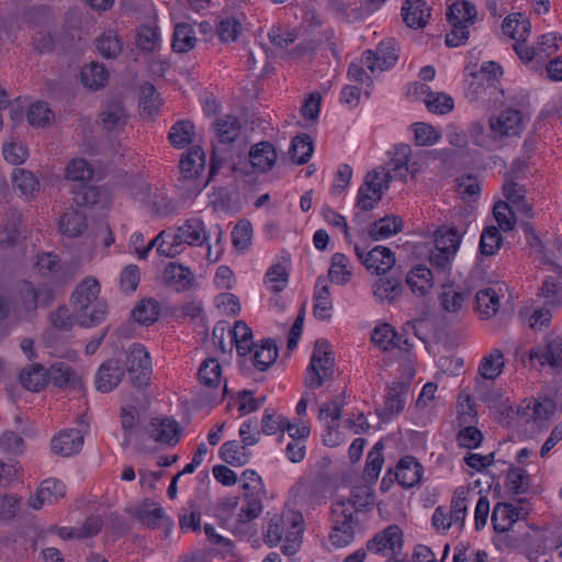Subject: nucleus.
I'll return each mask as SVG.
<instances>
[{"label":"nucleus","mask_w":562,"mask_h":562,"mask_svg":"<svg viewBox=\"0 0 562 562\" xmlns=\"http://www.w3.org/2000/svg\"><path fill=\"white\" fill-rule=\"evenodd\" d=\"M100 283L93 277L85 278L75 289L70 304L75 319L82 327H93L105 319L106 303L99 297Z\"/></svg>","instance_id":"f257e3e1"},{"label":"nucleus","mask_w":562,"mask_h":562,"mask_svg":"<svg viewBox=\"0 0 562 562\" xmlns=\"http://www.w3.org/2000/svg\"><path fill=\"white\" fill-rule=\"evenodd\" d=\"M475 493L467 487H458L450 502V507L438 506L432 515L431 521L439 532L447 531L451 526L462 528L468 515L469 504L475 497Z\"/></svg>","instance_id":"f03ea898"},{"label":"nucleus","mask_w":562,"mask_h":562,"mask_svg":"<svg viewBox=\"0 0 562 562\" xmlns=\"http://www.w3.org/2000/svg\"><path fill=\"white\" fill-rule=\"evenodd\" d=\"M477 11L473 3L467 0L453 2L447 10V21L451 31L446 35V44L449 47H458L469 40V26L474 24Z\"/></svg>","instance_id":"7ed1b4c3"},{"label":"nucleus","mask_w":562,"mask_h":562,"mask_svg":"<svg viewBox=\"0 0 562 562\" xmlns=\"http://www.w3.org/2000/svg\"><path fill=\"white\" fill-rule=\"evenodd\" d=\"M333 374L334 357L331 356L330 345L325 339H318L314 345L311 362L306 368L304 385L307 389H318Z\"/></svg>","instance_id":"20e7f679"},{"label":"nucleus","mask_w":562,"mask_h":562,"mask_svg":"<svg viewBox=\"0 0 562 562\" xmlns=\"http://www.w3.org/2000/svg\"><path fill=\"white\" fill-rule=\"evenodd\" d=\"M348 505H331V531L329 540L333 546L342 548L352 542L356 528L358 526V517L350 514Z\"/></svg>","instance_id":"39448f33"},{"label":"nucleus","mask_w":562,"mask_h":562,"mask_svg":"<svg viewBox=\"0 0 562 562\" xmlns=\"http://www.w3.org/2000/svg\"><path fill=\"white\" fill-rule=\"evenodd\" d=\"M126 371L131 383L135 387L148 384L151 374L149 352L140 344H132L126 355Z\"/></svg>","instance_id":"423d86ee"},{"label":"nucleus","mask_w":562,"mask_h":562,"mask_svg":"<svg viewBox=\"0 0 562 562\" xmlns=\"http://www.w3.org/2000/svg\"><path fill=\"white\" fill-rule=\"evenodd\" d=\"M402 547L403 533L401 528L396 525L387 526L367 543L368 551L389 558L386 562H402L397 560V557L402 552Z\"/></svg>","instance_id":"0eeeda50"},{"label":"nucleus","mask_w":562,"mask_h":562,"mask_svg":"<svg viewBox=\"0 0 562 562\" xmlns=\"http://www.w3.org/2000/svg\"><path fill=\"white\" fill-rule=\"evenodd\" d=\"M491 134L494 139L503 140L519 136L524 130L522 114L518 110L507 109L488 121Z\"/></svg>","instance_id":"6e6552de"},{"label":"nucleus","mask_w":562,"mask_h":562,"mask_svg":"<svg viewBox=\"0 0 562 562\" xmlns=\"http://www.w3.org/2000/svg\"><path fill=\"white\" fill-rule=\"evenodd\" d=\"M36 271L56 283H66L76 276V269L69 263L61 265L57 255L46 252L37 256L35 262Z\"/></svg>","instance_id":"1a4fd4ad"},{"label":"nucleus","mask_w":562,"mask_h":562,"mask_svg":"<svg viewBox=\"0 0 562 562\" xmlns=\"http://www.w3.org/2000/svg\"><path fill=\"white\" fill-rule=\"evenodd\" d=\"M398 59V47L393 38L381 42L375 50L363 53V64L371 70H385L393 67Z\"/></svg>","instance_id":"9d476101"},{"label":"nucleus","mask_w":562,"mask_h":562,"mask_svg":"<svg viewBox=\"0 0 562 562\" xmlns=\"http://www.w3.org/2000/svg\"><path fill=\"white\" fill-rule=\"evenodd\" d=\"M147 432L156 442L173 447L180 440L181 427L170 417L151 418Z\"/></svg>","instance_id":"9b49d317"},{"label":"nucleus","mask_w":562,"mask_h":562,"mask_svg":"<svg viewBox=\"0 0 562 562\" xmlns=\"http://www.w3.org/2000/svg\"><path fill=\"white\" fill-rule=\"evenodd\" d=\"M554 411L555 403L553 400L546 397L540 401L530 397L520 404L518 415L526 423H542L550 419Z\"/></svg>","instance_id":"f8f14e48"},{"label":"nucleus","mask_w":562,"mask_h":562,"mask_svg":"<svg viewBox=\"0 0 562 562\" xmlns=\"http://www.w3.org/2000/svg\"><path fill=\"white\" fill-rule=\"evenodd\" d=\"M209 239L207 232L203 221L199 218L187 220L181 226L178 227L177 232L172 234L173 244L177 245V249L182 244L190 246H202Z\"/></svg>","instance_id":"ddd939ff"},{"label":"nucleus","mask_w":562,"mask_h":562,"mask_svg":"<svg viewBox=\"0 0 562 562\" xmlns=\"http://www.w3.org/2000/svg\"><path fill=\"white\" fill-rule=\"evenodd\" d=\"M65 494V484L57 479L49 477L44 480L34 496L30 497L29 505L33 509L38 510L45 505L56 504Z\"/></svg>","instance_id":"4468645a"},{"label":"nucleus","mask_w":562,"mask_h":562,"mask_svg":"<svg viewBox=\"0 0 562 562\" xmlns=\"http://www.w3.org/2000/svg\"><path fill=\"white\" fill-rule=\"evenodd\" d=\"M530 360H537L540 366L558 367L562 363V337L548 338L543 345L532 348Z\"/></svg>","instance_id":"2eb2a0df"},{"label":"nucleus","mask_w":562,"mask_h":562,"mask_svg":"<svg viewBox=\"0 0 562 562\" xmlns=\"http://www.w3.org/2000/svg\"><path fill=\"white\" fill-rule=\"evenodd\" d=\"M123 374L124 371L117 360L110 359L103 362L95 373L94 384L97 390L102 393L111 392L120 384Z\"/></svg>","instance_id":"dca6fc26"},{"label":"nucleus","mask_w":562,"mask_h":562,"mask_svg":"<svg viewBox=\"0 0 562 562\" xmlns=\"http://www.w3.org/2000/svg\"><path fill=\"white\" fill-rule=\"evenodd\" d=\"M423 471V465L415 457L405 456L396 465L394 479L402 487L409 488L420 482Z\"/></svg>","instance_id":"f3484780"},{"label":"nucleus","mask_w":562,"mask_h":562,"mask_svg":"<svg viewBox=\"0 0 562 562\" xmlns=\"http://www.w3.org/2000/svg\"><path fill=\"white\" fill-rule=\"evenodd\" d=\"M83 445V436L79 429H66L52 439V451L55 454L70 457L78 453Z\"/></svg>","instance_id":"a211bd4d"},{"label":"nucleus","mask_w":562,"mask_h":562,"mask_svg":"<svg viewBox=\"0 0 562 562\" xmlns=\"http://www.w3.org/2000/svg\"><path fill=\"white\" fill-rule=\"evenodd\" d=\"M301 515L296 512H288L282 515L274 514L267 526L265 527L263 537L266 543L270 547H274L280 543L282 539H285V533L289 527H292V516Z\"/></svg>","instance_id":"6ab92c4d"},{"label":"nucleus","mask_w":562,"mask_h":562,"mask_svg":"<svg viewBox=\"0 0 562 562\" xmlns=\"http://www.w3.org/2000/svg\"><path fill=\"white\" fill-rule=\"evenodd\" d=\"M408 391L406 382H396L387 391L384 408L379 413L383 420H387L392 416L398 415L405 406V395Z\"/></svg>","instance_id":"aec40b11"},{"label":"nucleus","mask_w":562,"mask_h":562,"mask_svg":"<svg viewBox=\"0 0 562 562\" xmlns=\"http://www.w3.org/2000/svg\"><path fill=\"white\" fill-rule=\"evenodd\" d=\"M48 382L60 389H80L82 382L76 371L65 362H56L47 370Z\"/></svg>","instance_id":"412c9836"},{"label":"nucleus","mask_w":562,"mask_h":562,"mask_svg":"<svg viewBox=\"0 0 562 562\" xmlns=\"http://www.w3.org/2000/svg\"><path fill=\"white\" fill-rule=\"evenodd\" d=\"M402 15L407 26L423 29L430 18V9L424 0H406L402 7Z\"/></svg>","instance_id":"4be33fe9"},{"label":"nucleus","mask_w":562,"mask_h":562,"mask_svg":"<svg viewBox=\"0 0 562 562\" xmlns=\"http://www.w3.org/2000/svg\"><path fill=\"white\" fill-rule=\"evenodd\" d=\"M394 265L395 256L387 247L375 246L366 254L364 267L373 273H386Z\"/></svg>","instance_id":"5701e85b"},{"label":"nucleus","mask_w":562,"mask_h":562,"mask_svg":"<svg viewBox=\"0 0 562 562\" xmlns=\"http://www.w3.org/2000/svg\"><path fill=\"white\" fill-rule=\"evenodd\" d=\"M249 159L255 170L266 172L274 166L277 151L271 143L260 142L250 148Z\"/></svg>","instance_id":"b1692460"},{"label":"nucleus","mask_w":562,"mask_h":562,"mask_svg":"<svg viewBox=\"0 0 562 562\" xmlns=\"http://www.w3.org/2000/svg\"><path fill=\"white\" fill-rule=\"evenodd\" d=\"M165 282L173 290L181 292L188 290L193 281L194 276L187 267L170 262L164 270Z\"/></svg>","instance_id":"393cba45"},{"label":"nucleus","mask_w":562,"mask_h":562,"mask_svg":"<svg viewBox=\"0 0 562 562\" xmlns=\"http://www.w3.org/2000/svg\"><path fill=\"white\" fill-rule=\"evenodd\" d=\"M101 125L106 131L121 128L127 123V114L121 101L108 102L99 114Z\"/></svg>","instance_id":"a878e982"},{"label":"nucleus","mask_w":562,"mask_h":562,"mask_svg":"<svg viewBox=\"0 0 562 562\" xmlns=\"http://www.w3.org/2000/svg\"><path fill=\"white\" fill-rule=\"evenodd\" d=\"M20 382L23 387L31 392H40L48 384V372L40 363H32L22 369Z\"/></svg>","instance_id":"bb28decb"},{"label":"nucleus","mask_w":562,"mask_h":562,"mask_svg":"<svg viewBox=\"0 0 562 562\" xmlns=\"http://www.w3.org/2000/svg\"><path fill=\"white\" fill-rule=\"evenodd\" d=\"M373 503L374 495L371 493L370 488L360 486L352 490L349 498L337 501L334 505H345V507L348 505V507H351V516L358 517L360 513L371 508Z\"/></svg>","instance_id":"cd10ccee"},{"label":"nucleus","mask_w":562,"mask_h":562,"mask_svg":"<svg viewBox=\"0 0 562 562\" xmlns=\"http://www.w3.org/2000/svg\"><path fill=\"white\" fill-rule=\"evenodd\" d=\"M519 509L510 504L497 503L492 513V524L498 533L508 531L519 518Z\"/></svg>","instance_id":"c85d7f7f"},{"label":"nucleus","mask_w":562,"mask_h":562,"mask_svg":"<svg viewBox=\"0 0 562 562\" xmlns=\"http://www.w3.org/2000/svg\"><path fill=\"white\" fill-rule=\"evenodd\" d=\"M333 303L330 299L329 286L325 277H318L314 292V316L318 319H328Z\"/></svg>","instance_id":"c756f323"},{"label":"nucleus","mask_w":562,"mask_h":562,"mask_svg":"<svg viewBox=\"0 0 562 562\" xmlns=\"http://www.w3.org/2000/svg\"><path fill=\"white\" fill-rule=\"evenodd\" d=\"M213 127L221 144H231L239 136L241 124L237 116L224 115L215 120Z\"/></svg>","instance_id":"7c9ffc66"},{"label":"nucleus","mask_w":562,"mask_h":562,"mask_svg":"<svg viewBox=\"0 0 562 562\" xmlns=\"http://www.w3.org/2000/svg\"><path fill=\"white\" fill-rule=\"evenodd\" d=\"M503 33L516 42L527 40L530 34V21L521 13L507 15L502 23Z\"/></svg>","instance_id":"2f4dec72"},{"label":"nucleus","mask_w":562,"mask_h":562,"mask_svg":"<svg viewBox=\"0 0 562 562\" xmlns=\"http://www.w3.org/2000/svg\"><path fill=\"white\" fill-rule=\"evenodd\" d=\"M401 279L394 276L380 278L373 285V294L381 302H394L402 294Z\"/></svg>","instance_id":"473e14b6"},{"label":"nucleus","mask_w":562,"mask_h":562,"mask_svg":"<svg viewBox=\"0 0 562 562\" xmlns=\"http://www.w3.org/2000/svg\"><path fill=\"white\" fill-rule=\"evenodd\" d=\"M205 166V154L200 146L191 147L187 156L180 160V172L186 179L196 178Z\"/></svg>","instance_id":"72a5a7b5"},{"label":"nucleus","mask_w":562,"mask_h":562,"mask_svg":"<svg viewBox=\"0 0 562 562\" xmlns=\"http://www.w3.org/2000/svg\"><path fill=\"white\" fill-rule=\"evenodd\" d=\"M87 228L86 214L79 210H67L59 220L60 232L68 237H77Z\"/></svg>","instance_id":"f704fd0d"},{"label":"nucleus","mask_w":562,"mask_h":562,"mask_svg":"<svg viewBox=\"0 0 562 562\" xmlns=\"http://www.w3.org/2000/svg\"><path fill=\"white\" fill-rule=\"evenodd\" d=\"M406 283L415 294L426 295L432 288L431 270L423 265L413 268L406 277Z\"/></svg>","instance_id":"c9c22d12"},{"label":"nucleus","mask_w":562,"mask_h":562,"mask_svg":"<svg viewBox=\"0 0 562 562\" xmlns=\"http://www.w3.org/2000/svg\"><path fill=\"white\" fill-rule=\"evenodd\" d=\"M504 366L503 352L499 349H493L481 360L477 378L494 381L502 373Z\"/></svg>","instance_id":"e433bc0d"},{"label":"nucleus","mask_w":562,"mask_h":562,"mask_svg":"<svg viewBox=\"0 0 562 562\" xmlns=\"http://www.w3.org/2000/svg\"><path fill=\"white\" fill-rule=\"evenodd\" d=\"M154 247L157 248V252L160 256L169 258H173L180 252V249H177V245L173 244L172 234L161 231L151 241L148 243L146 247L143 248L142 252H139V259H146Z\"/></svg>","instance_id":"4c0bfd02"},{"label":"nucleus","mask_w":562,"mask_h":562,"mask_svg":"<svg viewBox=\"0 0 562 562\" xmlns=\"http://www.w3.org/2000/svg\"><path fill=\"white\" fill-rule=\"evenodd\" d=\"M403 221L398 216H385L373 222L369 228V235L374 240L389 238L402 231Z\"/></svg>","instance_id":"58836bf2"},{"label":"nucleus","mask_w":562,"mask_h":562,"mask_svg":"<svg viewBox=\"0 0 562 562\" xmlns=\"http://www.w3.org/2000/svg\"><path fill=\"white\" fill-rule=\"evenodd\" d=\"M252 361L255 367L260 371L270 368L278 358V348L272 339L262 340L260 346H254Z\"/></svg>","instance_id":"ea45409f"},{"label":"nucleus","mask_w":562,"mask_h":562,"mask_svg":"<svg viewBox=\"0 0 562 562\" xmlns=\"http://www.w3.org/2000/svg\"><path fill=\"white\" fill-rule=\"evenodd\" d=\"M229 335L236 345L238 356L244 357L252 351V330L245 322H236L233 329L229 330Z\"/></svg>","instance_id":"a19ab883"},{"label":"nucleus","mask_w":562,"mask_h":562,"mask_svg":"<svg viewBox=\"0 0 562 562\" xmlns=\"http://www.w3.org/2000/svg\"><path fill=\"white\" fill-rule=\"evenodd\" d=\"M108 80L109 71L101 64L93 61L81 69V81L91 90L104 87Z\"/></svg>","instance_id":"79ce46f5"},{"label":"nucleus","mask_w":562,"mask_h":562,"mask_svg":"<svg viewBox=\"0 0 562 562\" xmlns=\"http://www.w3.org/2000/svg\"><path fill=\"white\" fill-rule=\"evenodd\" d=\"M195 44L196 37L193 26L188 23L177 24L172 35V49L176 53H188Z\"/></svg>","instance_id":"37998d69"},{"label":"nucleus","mask_w":562,"mask_h":562,"mask_svg":"<svg viewBox=\"0 0 562 562\" xmlns=\"http://www.w3.org/2000/svg\"><path fill=\"white\" fill-rule=\"evenodd\" d=\"M244 443L240 446L236 440L227 441L222 445L220 456L222 460L233 467H241L249 460L250 453Z\"/></svg>","instance_id":"c03bdc74"},{"label":"nucleus","mask_w":562,"mask_h":562,"mask_svg":"<svg viewBox=\"0 0 562 562\" xmlns=\"http://www.w3.org/2000/svg\"><path fill=\"white\" fill-rule=\"evenodd\" d=\"M476 311L484 318H491L499 310V297L492 288L477 291L475 295Z\"/></svg>","instance_id":"a18cd8bd"},{"label":"nucleus","mask_w":562,"mask_h":562,"mask_svg":"<svg viewBox=\"0 0 562 562\" xmlns=\"http://www.w3.org/2000/svg\"><path fill=\"white\" fill-rule=\"evenodd\" d=\"M93 173V167L83 158L71 159L65 169L66 179L79 183H87L91 181Z\"/></svg>","instance_id":"49530a36"},{"label":"nucleus","mask_w":562,"mask_h":562,"mask_svg":"<svg viewBox=\"0 0 562 562\" xmlns=\"http://www.w3.org/2000/svg\"><path fill=\"white\" fill-rule=\"evenodd\" d=\"M160 313V305L156 300H142L132 311L133 318L140 325H150L155 323Z\"/></svg>","instance_id":"de8ad7c7"},{"label":"nucleus","mask_w":562,"mask_h":562,"mask_svg":"<svg viewBox=\"0 0 562 562\" xmlns=\"http://www.w3.org/2000/svg\"><path fill=\"white\" fill-rule=\"evenodd\" d=\"M384 445L382 441H378L367 456L366 468L363 471V477L368 482H375L381 472L384 463L383 451Z\"/></svg>","instance_id":"09e8293b"},{"label":"nucleus","mask_w":562,"mask_h":562,"mask_svg":"<svg viewBox=\"0 0 562 562\" xmlns=\"http://www.w3.org/2000/svg\"><path fill=\"white\" fill-rule=\"evenodd\" d=\"M292 527H289L285 533L282 552L286 555L294 554L301 544V536L304 529V520L302 515L292 516Z\"/></svg>","instance_id":"8fccbe9b"},{"label":"nucleus","mask_w":562,"mask_h":562,"mask_svg":"<svg viewBox=\"0 0 562 562\" xmlns=\"http://www.w3.org/2000/svg\"><path fill=\"white\" fill-rule=\"evenodd\" d=\"M313 140L307 134H301L292 139L290 155L296 165H303L308 161L313 154Z\"/></svg>","instance_id":"3c124183"},{"label":"nucleus","mask_w":562,"mask_h":562,"mask_svg":"<svg viewBox=\"0 0 562 562\" xmlns=\"http://www.w3.org/2000/svg\"><path fill=\"white\" fill-rule=\"evenodd\" d=\"M461 241V236L454 227H441L435 235V247L447 254L456 255Z\"/></svg>","instance_id":"603ef678"},{"label":"nucleus","mask_w":562,"mask_h":562,"mask_svg":"<svg viewBox=\"0 0 562 562\" xmlns=\"http://www.w3.org/2000/svg\"><path fill=\"white\" fill-rule=\"evenodd\" d=\"M194 136V125L190 121H179L175 123L169 132L168 138L172 146L184 148L192 142Z\"/></svg>","instance_id":"864d4df0"},{"label":"nucleus","mask_w":562,"mask_h":562,"mask_svg":"<svg viewBox=\"0 0 562 562\" xmlns=\"http://www.w3.org/2000/svg\"><path fill=\"white\" fill-rule=\"evenodd\" d=\"M12 181L14 188H16L23 195L33 196L36 192L40 191L38 179L29 170H14L12 175Z\"/></svg>","instance_id":"5fc2aeb1"},{"label":"nucleus","mask_w":562,"mask_h":562,"mask_svg":"<svg viewBox=\"0 0 562 562\" xmlns=\"http://www.w3.org/2000/svg\"><path fill=\"white\" fill-rule=\"evenodd\" d=\"M289 281V270L281 263L272 265L265 274V283L269 285L272 292L283 291Z\"/></svg>","instance_id":"6e6d98bb"},{"label":"nucleus","mask_w":562,"mask_h":562,"mask_svg":"<svg viewBox=\"0 0 562 562\" xmlns=\"http://www.w3.org/2000/svg\"><path fill=\"white\" fill-rule=\"evenodd\" d=\"M222 374L221 364L216 359H206L199 369V380L207 387H216L220 384Z\"/></svg>","instance_id":"4d7b16f0"},{"label":"nucleus","mask_w":562,"mask_h":562,"mask_svg":"<svg viewBox=\"0 0 562 562\" xmlns=\"http://www.w3.org/2000/svg\"><path fill=\"white\" fill-rule=\"evenodd\" d=\"M161 102L156 88L150 82H144L139 87V106L148 115L157 113Z\"/></svg>","instance_id":"13d9d810"},{"label":"nucleus","mask_w":562,"mask_h":562,"mask_svg":"<svg viewBox=\"0 0 562 562\" xmlns=\"http://www.w3.org/2000/svg\"><path fill=\"white\" fill-rule=\"evenodd\" d=\"M97 50L105 58H114L122 52V43L113 32L101 34L95 40Z\"/></svg>","instance_id":"bf43d9fd"},{"label":"nucleus","mask_w":562,"mask_h":562,"mask_svg":"<svg viewBox=\"0 0 562 562\" xmlns=\"http://www.w3.org/2000/svg\"><path fill=\"white\" fill-rule=\"evenodd\" d=\"M348 258L341 252H335L331 257V266L328 276L331 281L338 284H345L349 281L351 272L348 269Z\"/></svg>","instance_id":"052dcab7"},{"label":"nucleus","mask_w":562,"mask_h":562,"mask_svg":"<svg viewBox=\"0 0 562 562\" xmlns=\"http://www.w3.org/2000/svg\"><path fill=\"white\" fill-rule=\"evenodd\" d=\"M21 214L18 211L10 213V221L0 229V245L13 246L20 237Z\"/></svg>","instance_id":"680f3d73"},{"label":"nucleus","mask_w":562,"mask_h":562,"mask_svg":"<svg viewBox=\"0 0 562 562\" xmlns=\"http://www.w3.org/2000/svg\"><path fill=\"white\" fill-rule=\"evenodd\" d=\"M414 128V137L417 146H431L438 143L441 138L440 131L436 130L434 126L418 122L413 124Z\"/></svg>","instance_id":"e2e57ef3"},{"label":"nucleus","mask_w":562,"mask_h":562,"mask_svg":"<svg viewBox=\"0 0 562 562\" xmlns=\"http://www.w3.org/2000/svg\"><path fill=\"white\" fill-rule=\"evenodd\" d=\"M502 235L497 227L490 226L484 228L480 239V251L484 256L494 255L501 247Z\"/></svg>","instance_id":"0e129e2a"},{"label":"nucleus","mask_w":562,"mask_h":562,"mask_svg":"<svg viewBox=\"0 0 562 562\" xmlns=\"http://www.w3.org/2000/svg\"><path fill=\"white\" fill-rule=\"evenodd\" d=\"M464 297V293L452 285H446L440 294L441 307L448 313H458L462 308Z\"/></svg>","instance_id":"69168bd1"},{"label":"nucleus","mask_w":562,"mask_h":562,"mask_svg":"<svg viewBox=\"0 0 562 562\" xmlns=\"http://www.w3.org/2000/svg\"><path fill=\"white\" fill-rule=\"evenodd\" d=\"M26 117L32 126L45 127L53 119V112L47 103L36 102L29 108Z\"/></svg>","instance_id":"338daca9"},{"label":"nucleus","mask_w":562,"mask_h":562,"mask_svg":"<svg viewBox=\"0 0 562 562\" xmlns=\"http://www.w3.org/2000/svg\"><path fill=\"white\" fill-rule=\"evenodd\" d=\"M452 562H490L484 550H476L468 544L460 543L454 548Z\"/></svg>","instance_id":"774afa93"}]
</instances>
